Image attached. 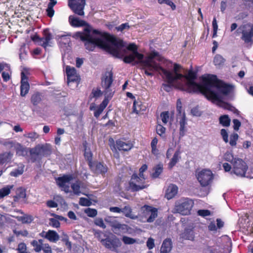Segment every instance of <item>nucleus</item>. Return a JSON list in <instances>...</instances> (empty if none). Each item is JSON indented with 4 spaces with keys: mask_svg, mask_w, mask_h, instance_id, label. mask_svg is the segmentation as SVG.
<instances>
[{
    "mask_svg": "<svg viewBox=\"0 0 253 253\" xmlns=\"http://www.w3.org/2000/svg\"><path fill=\"white\" fill-rule=\"evenodd\" d=\"M24 165L21 164L17 169H13L10 172V175L12 176L17 177L21 175L24 172Z\"/></svg>",
    "mask_w": 253,
    "mask_h": 253,
    "instance_id": "c9c22d12",
    "label": "nucleus"
},
{
    "mask_svg": "<svg viewBox=\"0 0 253 253\" xmlns=\"http://www.w3.org/2000/svg\"><path fill=\"white\" fill-rule=\"evenodd\" d=\"M161 70L152 72H158L166 79L168 84H163L164 89L169 91L171 86L189 93L201 92L214 103L225 109L233 110L230 104L221 101V95L227 94L232 90V86L217 79L216 76L208 75L203 76L200 84L194 82L195 74L191 71L187 75H183L176 71H168L160 65ZM154 74H153V75Z\"/></svg>",
    "mask_w": 253,
    "mask_h": 253,
    "instance_id": "f257e3e1",
    "label": "nucleus"
},
{
    "mask_svg": "<svg viewBox=\"0 0 253 253\" xmlns=\"http://www.w3.org/2000/svg\"><path fill=\"white\" fill-rule=\"evenodd\" d=\"M105 220L109 223L115 233H117L118 231H125L126 229L127 226L126 225L121 224L114 217L108 216L105 219Z\"/></svg>",
    "mask_w": 253,
    "mask_h": 253,
    "instance_id": "2eb2a0df",
    "label": "nucleus"
},
{
    "mask_svg": "<svg viewBox=\"0 0 253 253\" xmlns=\"http://www.w3.org/2000/svg\"><path fill=\"white\" fill-rule=\"evenodd\" d=\"M198 214L200 216L205 217L210 215L211 212L208 210H200L198 211Z\"/></svg>",
    "mask_w": 253,
    "mask_h": 253,
    "instance_id": "0e129e2a",
    "label": "nucleus"
},
{
    "mask_svg": "<svg viewBox=\"0 0 253 253\" xmlns=\"http://www.w3.org/2000/svg\"><path fill=\"white\" fill-rule=\"evenodd\" d=\"M141 210L143 211V215L147 218L148 222L154 221L158 215V211L155 208L145 205L142 207Z\"/></svg>",
    "mask_w": 253,
    "mask_h": 253,
    "instance_id": "ddd939ff",
    "label": "nucleus"
},
{
    "mask_svg": "<svg viewBox=\"0 0 253 253\" xmlns=\"http://www.w3.org/2000/svg\"><path fill=\"white\" fill-rule=\"evenodd\" d=\"M42 101L41 94L38 93H35L31 96V102L34 105H37Z\"/></svg>",
    "mask_w": 253,
    "mask_h": 253,
    "instance_id": "a19ab883",
    "label": "nucleus"
},
{
    "mask_svg": "<svg viewBox=\"0 0 253 253\" xmlns=\"http://www.w3.org/2000/svg\"><path fill=\"white\" fill-rule=\"evenodd\" d=\"M107 105V99H104L99 106H97L94 103H91L89 106V109L91 111H94V116L97 118L99 117Z\"/></svg>",
    "mask_w": 253,
    "mask_h": 253,
    "instance_id": "dca6fc26",
    "label": "nucleus"
},
{
    "mask_svg": "<svg viewBox=\"0 0 253 253\" xmlns=\"http://www.w3.org/2000/svg\"><path fill=\"white\" fill-rule=\"evenodd\" d=\"M212 25L213 30V37H214L216 35V33L218 29V25L216 18L215 17L213 19Z\"/></svg>",
    "mask_w": 253,
    "mask_h": 253,
    "instance_id": "69168bd1",
    "label": "nucleus"
},
{
    "mask_svg": "<svg viewBox=\"0 0 253 253\" xmlns=\"http://www.w3.org/2000/svg\"><path fill=\"white\" fill-rule=\"evenodd\" d=\"M73 179L71 175H64L62 177H58L56 179V182L58 185L62 188L66 192L68 193L70 191L69 182Z\"/></svg>",
    "mask_w": 253,
    "mask_h": 253,
    "instance_id": "4468645a",
    "label": "nucleus"
},
{
    "mask_svg": "<svg viewBox=\"0 0 253 253\" xmlns=\"http://www.w3.org/2000/svg\"><path fill=\"white\" fill-rule=\"evenodd\" d=\"M47 15L49 17H52L54 14V10L53 7L47 5V8L46 10Z\"/></svg>",
    "mask_w": 253,
    "mask_h": 253,
    "instance_id": "774afa93",
    "label": "nucleus"
},
{
    "mask_svg": "<svg viewBox=\"0 0 253 253\" xmlns=\"http://www.w3.org/2000/svg\"><path fill=\"white\" fill-rule=\"evenodd\" d=\"M219 122L224 126H228L230 125V119L228 115H224L219 118Z\"/></svg>",
    "mask_w": 253,
    "mask_h": 253,
    "instance_id": "ea45409f",
    "label": "nucleus"
},
{
    "mask_svg": "<svg viewBox=\"0 0 253 253\" xmlns=\"http://www.w3.org/2000/svg\"><path fill=\"white\" fill-rule=\"evenodd\" d=\"M232 243L228 236H223L216 241V245L208 247L205 250V253H230L231 251Z\"/></svg>",
    "mask_w": 253,
    "mask_h": 253,
    "instance_id": "20e7f679",
    "label": "nucleus"
},
{
    "mask_svg": "<svg viewBox=\"0 0 253 253\" xmlns=\"http://www.w3.org/2000/svg\"><path fill=\"white\" fill-rule=\"evenodd\" d=\"M21 86H20V95L21 96H25L29 92L30 85L28 82V78L24 73L22 72Z\"/></svg>",
    "mask_w": 253,
    "mask_h": 253,
    "instance_id": "a211bd4d",
    "label": "nucleus"
},
{
    "mask_svg": "<svg viewBox=\"0 0 253 253\" xmlns=\"http://www.w3.org/2000/svg\"><path fill=\"white\" fill-rule=\"evenodd\" d=\"M122 241L126 245H131L137 242L136 239L126 236L123 237Z\"/></svg>",
    "mask_w": 253,
    "mask_h": 253,
    "instance_id": "49530a36",
    "label": "nucleus"
},
{
    "mask_svg": "<svg viewBox=\"0 0 253 253\" xmlns=\"http://www.w3.org/2000/svg\"><path fill=\"white\" fill-rule=\"evenodd\" d=\"M180 237L182 239L193 241L195 238V234L193 228H185L184 231L180 235Z\"/></svg>",
    "mask_w": 253,
    "mask_h": 253,
    "instance_id": "a878e982",
    "label": "nucleus"
},
{
    "mask_svg": "<svg viewBox=\"0 0 253 253\" xmlns=\"http://www.w3.org/2000/svg\"><path fill=\"white\" fill-rule=\"evenodd\" d=\"M12 187L13 186L7 185L1 188L0 190V199L8 195L10 193V190Z\"/></svg>",
    "mask_w": 253,
    "mask_h": 253,
    "instance_id": "e433bc0d",
    "label": "nucleus"
},
{
    "mask_svg": "<svg viewBox=\"0 0 253 253\" xmlns=\"http://www.w3.org/2000/svg\"><path fill=\"white\" fill-rule=\"evenodd\" d=\"M248 166L241 159H235L232 162V170L231 174H234L238 176L244 177L248 169Z\"/></svg>",
    "mask_w": 253,
    "mask_h": 253,
    "instance_id": "1a4fd4ad",
    "label": "nucleus"
},
{
    "mask_svg": "<svg viewBox=\"0 0 253 253\" xmlns=\"http://www.w3.org/2000/svg\"><path fill=\"white\" fill-rule=\"evenodd\" d=\"M146 107L140 100H135L133 104V112L137 114L146 110Z\"/></svg>",
    "mask_w": 253,
    "mask_h": 253,
    "instance_id": "c756f323",
    "label": "nucleus"
},
{
    "mask_svg": "<svg viewBox=\"0 0 253 253\" xmlns=\"http://www.w3.org/2000/svg\"><path fill=\"white\" fill-rule=\"evenodd\" d=\"M17 142L12 141V140H5L0 142L1 144L3 145L4 146L7 147L8 148H14L15 144L17 143Z\"/></svg>",
    "mask_w": 253,
    "mask_h": 253,
    "instance_id": "603ef678",
    "label": "nucleus"
},
{
    "mask_svg": "<svg viewBox=\"0 0 253 253\" xmlns=\"http://www.w3.org/2000/svg\"><path fill=\"white\" fill-rule=\"evenodd\" d=\"M85 0H69L68 5L73 12L80 16L84 15Z\"/></svg>",
    "mask_w": 253,
    "mask_h": 253,
    "instance_id": "f8f14e48",
    "label": "nucleus"
},
{
    "mask_svg": "<svg viewBox=\"0 0 253 253\" xmlns=\"http://www.w3.org/2000/svg\"><path fill=\"white\" fill-rule=\"evenodd\" d=\"M66 73L67 77V83L69 84L71 82H76L79 80L76 69L74 67L67 66L66 67Z\"/></svg>",
    "mask_w": 253,
    "mask_h": 253,
    "instance_id": "6ab92c4d",
    "label": "nucleus"
},
{
    "mask_svg": "<svg viewBox=\"0 0 253 253\" xmlns=\"http://www.w3.org/2000/svg\"><path fill=\"white\" fill-rule=\"evenodd\" d=\"M84 155L85 158L88 161V165H89L90 162H92L91 160H92V153L91 152V151L89 149H87L86 146V142L84 144Z\"/></svg>",
    "mask_w": 253,
    "mask_h": 253,
    "instance_id": "37998d69",
    "label": "nucleus"
},
{
    "mask_svg": "<svg viewBox=\"0 0 253 253\" xmlns=\"http://www.w3.org/2000/svg\"><path fill=\"white\" fill-rule=\"evenodd\" d=\"M84 212L89 217H95L97 213V211L95 209L87 208L85 210Z\"/></svg>",
    "mask_w": 253,
    "mask_h": 253,
    "instance_id": "8fccbe9b",
    "label": "nucleus"
},
{
    "mask_svg": "<svg viewBox=\"0 0 253 253\" xmlns=\"http://www.w3.org/2000/svg\"><path fill=\"white\" fill-rule=\"evenodd\" d=\"M95 235L105 248L112 251L118 252V248L122 245L120 239L116 236L102 239V236L104 235L101 231L96 232Z\"/></svg>",
    "mask_w": 253,
    "mask_h": 253,
    "instance_id": "423d86ee",
    "label": "nucleus"
},
{
    "mask_svg": "<svg viewBox=\"0 0 253 253\" xmlns=\"http://www.w3.org/2000/svg\"><path fill=\"white\" fill-rule=\"evenodd\" d=\"M145 180L144 177H141L134 173L131 176L128 186L126 188V190L135 192L145 188L146 187L145 185Z\"/></svg>",
    "mask_w": 253,
    "mask_h": 253,
    "instance_id": "6e6552de",
    "label": "nucleus"
},
{
    "mask_svg": "<svg viewBox=\"0 0 253 253\" xmlns=\"http://www.w3.org/2000/svg\"><path fill=\"white\" fill-rule=\"evenodd\" d=\"M111 54L118 58H124L125 63H130L137 59V63H139L145 74L147 76H152V72L154 70H161L159 64L156 59H160L158 52L152 51L144 58L142 54L137 52V47L134 43H130L126 46L124 42L112 36Z\"/></svg>",
    "mask_w": 253,
    "mask_h": 253,
    "instance_id": "f03ea898",
    "label": "nucleus"
},
{
    "mask_svg": "<svg viewBox=\"0 0 253 253\" xmlns=\"http://www.w3.org/2000/svg\"><path fill=\"white\" fill-rule=\"evenodd\" d=\"M44 253H52V250L48 244H43L42 250Z\"/></svg>",
    "mask_w": 253,
    "mask_h": 253,
    "instance_id": "680f3d73",
    "label": "nucleus"
},
{
    "mask_svg": "<svg viewBox=\"0 0 253 253\" xmlns=\"http://www.w3.org/2000/svg\"><path fill=\"white\" fill-rule=\"evenodd\" d=\"M33 220V216L30 215H25L20 217V220L23 223H30Z\"/></svg>",
    "mask_w": 253,
    "mask_h": 253,
    "instance_id": "09e8293b",
    "label": "nucleus"
},
{
    "mask_svg": "<svg viewBox=\"0 0 253 253\" xmlns=\"http://www.w3.org/2000/svg\"><path fill=\"white\" fill-rule=\"evenodd\" d=\"M49 224L53 227L58 228L60 226V222L55 218H50L49 219Z\"/></svg>",
    "mask_w": 253,
    "mask_h": 253,
    "instance_id": "052dcab7",
    "label": "nucleus"
},
{
    "mask_svg": "<svg viewBox=\"0 0 253 253\" xmlns=\"http://www.w3.org/2000/svg\"><path fill=\"white\" fill-rule=\"evenodd\" d=\"M105 89V98L104 99H107L108 103H109V100L112 97L114 94V91H113L110 87L109 88H104Z\"/></svg>",
    "mask_w": 253,
    "mask_h": 253,
    "instance_id": "3c124183",
    "label": "nucleus"
},
{
    "mask_svg": "<svg viewBox=\"0 0 253 253\" xmlns=\"http://www.w3.org/2000/svg\"><path fill=\"white\" fill-rule=\"evenodd\" d=\"M113 82V74L111 72H106L102 79V85L104 88L110 87Z\"/></svg>",
    "mask_w": 253,
    "mask_h": 253,
    "instance_id": "412c9836",
    "label": "nucleus"
},
{
    "mask_svg": "<svg viewBox=\"0 0 253 253\" xmlns=\"http://www.w3.org/2000/svg\"><path fill=\"white\" fill-rule=\"evenodd\" d=\"M178 192V187L176 185L171 184L167 188L165 193V197L168 200L172 199Z\"/></svg>",
    "mask_w": 253,
    "mask_h": 253,
    "instance_id": "5701e85b",
    "label": "nucleus"
},
{
    "mask_svg": "<svg viewBox=\"0 0 253 253\" xmlns=\"http://www.w3.org/2000/svg\"><path fill=\"white\" fill-rule=\"evenodd\" d=\"M225 59L222 56L217 54L215 56L213 59V63L215 66H220L224 63Z\"/></svg>",
    "mask_w": 253,
    "mask_h": 253,
    "instance_id": "79ce46f5",
    "label": "nucleus"
},
{
    "mask_svg": "<svg viewBox=\"0 0 253 253\" xmlns=\"http://www.w3.org/2000/svg\"><path fill=\"white\" fill-rule=\"evenodd\" d=\"M177 119L180 125L179 128V134L180 136H183L185 134L186 129L185 127L187 125L186 116L185 113H183L182 114L178 115Z\"/></svg>",
    "mask_w": 253,
    "mask_h": 253,
    "instance_id": "4be33fe9",
    "label": "nucleus"
},
{
    "mask_svg": "<svg viewBox=\"0 0 253 253\" xmlns=\"http://www.w3.org/2000/svg\"><path fill=\"white\" fill-rule=\"evenodd\" d=\"M223 159L226 161L231 162V164H232V162L234 161V160L237 158H234L231 153L227 152L224 155Z\"/></svg>",
    "mask_w": 253,
    "mask_h": 253,
    "instance_id": "6e6d98bb",
    "label": "nucleus"
},
{
    "mask_svg": "<svg viewBox=\"0 0 253 253\" xmlns=\"http://www.w3.org/2000/svg\"><path fill=\"white\" fill-rule=\"evenodd\" d=\"M24 136L34 141L39 137V134L35 131H32L25 133L24 134Z\"/></svg>",
    "mask_w": 253,
    "mask_h": 253,
    "instance_id": "c03bdc74",
    "label": "nucleus"
},
{
    "mask_svg": "<svg viewBox=\"0 0 253 253\" xmlns=\"http://www.w3.org/2000/svg\"><path fill=\"white\" fill-rule=\"evenodd\" d=\"M13 154L10 152H5L0 155V165H3L4 163L9 161Z\"/></svg>",
    "mask_w": 253,
    "mask_h": 253,
    "instance_id": "f704fd0d",
    "label": "nucleus"
},
{
    "mask_svg": "<svg viewBox=\"0 0 253 253\" xmlns=\"http://www.w3.org/2000/svg\"><path fill=\"white\" fill-rule=\"evenodd\" d=\"M160 117L164 124H166L169 120V116L168 112H163L161 114Z\"/></svg>",
    "mask_w": 253,
    "mask_h": 253,
    "instance_id": "5fc2aeb1",
    "label": "nucleus"
},
{
    "mask_svg": "<svg viewBox=\"0 0 253 253\" xmlns=\"http://www.w3.org/2000/svg\"><path fill=\"white\" fill-rule=\"evenodd\" d=\"M69 22L72 26L75 27H79L82 26H85V27H86L89 25L85 21L80 20L78 18H75L72 15L69 16Z\"/></svg>",
    "mask_w": 253,
    "mask_h": 253,
    "instance_id": "393cba45",
    "label": "nucleus"
},
{
    "mask_svg": "<svg viewBox=\"0 0 253 253\" xmlns=\"http://www.w3.org/2000/svg\"><path fill=\"white\" fill-rule=\"evenodd\" d=\"M75 36L84 42L87 50L92 51L98 46L111 54L112 36L106 33L93 29L88 25L84 28L83 32H77Z\"/></svg>",
    "mask_w": 253,
    "mask_h": 253,
    "instance_id": "7ed1b4c3",
    "label": "nucleus"
},
{
    "mask_svg": "<svg viewBox=\"0 0 253 253\" xmlns=\"http://www.w3.org/2000/svg\"><path fill=\"white\" fill-rule=\"evenodd\" d=\"M196 177L201 185L205 187L211 183L213 175L211 170L203 169L196 174Z\"/></svg>",
    "mask_w": 253,
    "mask_h": 253,
    "instance_id": "9d476101",
    "label": "nucleus"
},
{
    "mask_svg": "<svg viewBox=\"0 0 253 253\" xmlns=\"http://www.w3.org/2000/svg\"><path fill=\"white\" fill-rule=\"evenodd\" d=\"M181 153L179 150H176L174 153L172 157L168 164V167L169 169H172L179 161L181 159Z\"/></svg>",
    "mask_w": 253,
    "mask_h": 253,
    "instance_id": "cd10ccee",
    "label": "nucleus"
},
{
    "mask_svg": "<svg viewBox=\"0 0 253 253\" xmlns=\"http://www.w3.org/2000/svg\"><path fill=\"white\" fill-rule=\"evenodd\" d=\"M19 253H23L26 252L27 247L25 243H21L19 244L17 249Z\"/></svg>",
    "mask_w": 253,
    "mask_h": 253,
    "instance_id": "e2e57ef3",
    "label": "nucleus"
},
{
    "mask_svg": "<svg viewBox=\"0 0 253 253\" xmlns=\"http://www.w3.org/2000/svg\"><path fill=\"white\" fill-rule=\"evenodd\" d=\"M71 188L75 194L79 195L81 193L80 191V183L79 182L77 181L71 185Z\"/></svg>",
    "mask_w": 253,
    "mask_h": 253,
    "instance_id": "a18cd8bd",
    "label": "nucleus"
},
{
    "mask_svg": "<svg viewBox=\"0 0 253 253\" xmlns=\"http://www.w3.org/2000/svg\"><path fill=\"white\" fill-rule=\"evenodd\" d=\"M172 248L171 240L169 238L165 239L162 244L161 252L165 253H169Z\"/></svg>",
    "mask_w": 253,
    "mask_h": 253,
    "instance_id": "7c9ffc66",
    "label": "nucleus"
},
{
    "mask_svg": "<svg viewBox=\"0 0 253 253\" xmlns=\"http://www.w3.org/2000/svg\"><path fill=\"white\" fill-rule=\"evenodd\" d=\"M91 202L87 198H81L79 201V204L83 206H89Z\"/></svg>",
    "mask_w": 253,
    "mask_h": 253,
    "instance_id": "13d9d810",
    "label": "nucleus"
},
{
    "mask_svg": "<svg viewBox=\"0 0 253 253\" xmlns=\"http://www.w3.org/2000/svg\"><path fill=\"white\" fill-rule=\"evenodd\" d=\"M14 149L16 150V154L20 156H26L28 153V149L23 146L20 143L17 142L15 144Z\"/></svg>",
    "mask_w": 253,
    "mask_h": 253,
    "instance_id": "c85d7f7f",
    "label": "nucleus"
},
{
    "mask_svg": "<svg viewBox=\"0 0 253 253\" xmlns=\"http://www.w3.org/2000/svg\"><path fill=\"white\" fill-rule=\"evenodd\" d=\"M45 238L50 242H56L59 239V235L56 232L53 230H48L45 234Z\"/></svg>",
    "mask_w": 253,
    "mask_h": 253,
    "instance_id": "2f4dec72",
    "label": "nucleus"
},
{
    "mask_svg": "<svg viewBox=\"0 0 253 253\" xmlns=\"http://www.w3.org/2000/svg\"><path fill=\"white\" fill-rule=\"evenodd\" d=\"M238 135L236 133H234L230 136L229 143L231 146H235L236 141L238 140Z\"/></svg>",
    "mask_w": 253,
    "mask_h": 253,
    "instance_id": "bf43d9fd",
    "label": "nucleus"
},
{
    "mask_svg": "<svg viewBox=\"0 0 253 253\" xmlns=\"http://www.w3.org/2000/svg\"><path fill=\"white\" fill-rule=\"evenodd\" d=\"M94 222L96 225L104 229L106 228V225H105L104 221L102 218H98L96 219Z\"/></svg>",
    "mask_w": 253,
    "mask_h": 253,
    "instance_id": "338daca9",
    "label": "nucleus"
},
{
    "mask_svg": "<svg viewBox=\"0 0 253 253\" xmlns=\"http://www.w3.org/2000/svg\"><path fill=\"white\" fill-rule=\"evenodd\" d=\"M34 247V251L37 253H39L42 250V246L43 245V240L39 239L38 240H33L31 243Z\"/></svg>",
    "mask_w": 253,
    "mask_h": 253,
    "instance_id": "72a5a7b5",
    "label": "nucleus"
},
{
    "mask_svg": "<svg viewBox=\"0 0 253 253\" xmlns=\"http://www.w3.org/2000/svg\"><path fill=\"white\" fill-rule=\"evenodd\" d=\"M121 213H123L126 217L131 219H136L137 216L132 213V209L129 206H126L122 209Z\"/></svg>",
    "mask_w": 253,
    "mask_h": 253,
    "instance_id": "473e14b6",
    "label": "nucleus"
},
{
    "mask_svg": "<svg viewBox=\"0 0 253 253\" xmlns=\"http://www.w3.org/2000/svg\"><path fill=\"white\" fill-rule=\"evenodd\" d=\"M193 205L194 202L189 199H181L175 202L173 212L187 215L190 213Z\"/></svg>",
    "mask_w": 253,
    "mask_h": 253,
    "instance_id": "0eeeda50",
    "label": "nucleus"
},
{
    "mask_svg": "<svg viewBox=\"0 0 253 253\" xmlns=\"http://www.w3.org/2000/svg\"><path fill=\"white\" fill-rule=\"evenodd\" d=\"M158 2L160 4L166 3L170 6L172 10H174L176 8L175 5L170 0H158Z\"/></svg>",
    "mask_w": 253,
    "mask_h": 253,
    "instance_id": "4d7b16f0",
    "label": "nucleus"
},
{
    "mask_svg": "<svg viewBox=\"0 0 253 253\" xmlns=\"http://www.w3.org/2000/svg\"><path fill=\"white\" fill-rule=\"evenodd\" d=\"M154 169L155 171L152 173V176L153 178H157L163 171V165L161 164H158L154 168Z\"/></svg>",
    "mask_w": 253,
    "mask_h": 253,
    "instance_id": "58836bf2",
    "label": "nucleus"
},
{
    "mask_svg": "<svg viewBox=\"0 0 253 253\" xmlns=\"http://www.w3.org/2000/svg\"><path fill=\"white\" fill-rule=\"evenodd\" d=\"M102 95V92L100 89L98 88H94L92 89L91 97L93 98H95L96 99L101 96Z\"/></svg>",
    "mask_w": 253,
    "mask_h": 253,
    "instance_id": "de8ad7c7",
    "label": "nucleus"
},
{
    "mask_svg": "<svg viewBox=\"0 0 253 253\" xmlns=\"http://www.w3.org/2000/svg\"><path fill=\"white\" fill-rule=\"evenodd\" d=\"M89 166L91 170L96 173L103 174L106 173L107 171V167L99 162H95L94 163L90 162Z\"/></svg>",
    "mask_w": 253,
    "mask_h": 253,
    "instance_id": "aec40b11",
    "label": "nucleus"
},
{
    "mask_svg": "<svg viewBox=\"0 0 253 253\" xmlns=\"http://www.w3.org/2000/svg\"><path fill=\"white\" fill-rule=\"evenodd\" d=\"M52 35L47 31H44V36L42 38L39 39L38 43L39 45L46 48L47 46L49 45L50 41L52 40Z\"/></svg>",
    "mask_w": 253,
    "mask_h": 253,
    "instance_id": "b1692460",
    "label": "nucleus"
},
{
    "mask_svg": "<svg viewBox=\"0 0 253 253\" xmlns=\"http://www.w3.org/2000/svg\"><path fill=\"white\" fill-rule=\"evenodd\" d=\"M57 40L60 42L64 44H68L70 42V38L69 36L65 35H58L56 37Z\"/></svg>",
    "mask_w": 253,
    "mask_h": 253,
    "instance_id": "4c0bfd02",
    "label": "nucleus"
},
{
    "mask_svg": "<svg viewBox=\"0 0 253 253\" xmlns=\"http://www.w3.org/2000/svg\"><path fill=\"white\" fill-rule=\"evenodd\" d=\"M1 72H2L1 76L3 81L7 82L10 80L11 74L10 65L5 63Z\"/></svg>",
    "mask_w": 253,
    "mask_h": 253,
    "instance_id": "bb28decb",
    "label": "nucleus"
},
{
    "mask_svg": "<svg viewBox=\"0 0 253 253\" xmlns=\"http://www.w3.org/2000/svg\"><path fill=\"white\" fill-rule=\"evenodd\" d=\"M156 131L158 135L161 137H164L163 135L166 132V128L162 125L158 124L156 126Z\"/></svg>",
    "mask_w": 253,
    "mask_h": 253,
    "instance_id": "864d4df0",
    "label": "nucleus"
},
{
    "mask_svg": "<svg viewBox=\"0 0 253 253\" xmlns=\"http://www.w3.org/2000/svg\"><path fill=\"white\" fill-rule=\"evenodd\" d=\"M238 30L242 32V39L245 42H251V44H252V38L253 37V24L248 23L243 25L239 28Z\"/></svg>",
    "mask_w": 253,
    "mask_h": 253,
    "instance_id": "9b49d317",
    "label": "nucleus"
},
{
    "mask_svg": "<svg viewBox=\"0 0 253 253\" xmlns=\"http://www.w3.org/2000/svg\"><path fill=\"white\" fill-rule=\"evenodd\" d=\"M29 153L31 161L34 163L50 155L51 153V147L48 144H39L29 149Z\"/></svg>",
    "mask_w": 253,
    "mask_h": 253,
    "instance_id": "39448f33",
    "label": "nucleus"
},
{
    "mask_svg": "<svg viewBox=\"0 0 253 253\" xmlns=\"http://www.w3.org/2000/svg\"><path fill=\"white\" fill-rule=\"evenodd\" d=\"M116 145L119 150L128 151L133 148L134 144L130 140L120 139L116 141Z\"/></svg>",
    "mask_w": 253,
    "mask_h": 253,
    "instance_id": "f3484780",
    "label": "nucleus"
}]
</instances>
